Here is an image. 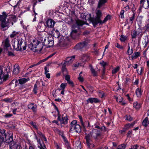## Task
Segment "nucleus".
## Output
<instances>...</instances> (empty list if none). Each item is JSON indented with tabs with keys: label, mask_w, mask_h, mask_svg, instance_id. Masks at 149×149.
<instances>
[{
	"label": "nucleus",
	"mask_w": 149,
	"mask_h": 149,
	"mask_svg": "<svg viewBox=\"0 0 149 149\" xmlns=\"http://www.w3.org/2000/svg\"><path fill=\"white\" fill-rule=\"evenodd\" d=\"M89 67L93 75L95 76H96L97 75L96 72L95 70L93 69L92 65H90Z\"/></svg>",
	"instance_id": "obj_34"
},
{
	"label": "nucleus",
	"mask_w": 149,
	"mask_h": 149,
	"mask_svg": "<svg viewBox=\"0 0 149 149\" xmlns=\"http://www.w3.org/2000/svg\"><path fill=\"white\" fill-rule=\"evenodd\" d=\"M102 11L100 10H97L96 12V16L95 18L93 19L91 22L94 27H96L98 24L100 23L101 21V18L102 16Z\"/></svg>",
	"instance_id": "obj_4"
},
{
	"label": "nucleus",
	"mask_w": 149,
	"mask_h": 149,
	"mask_svg": "<svg viewBox=\"0 0 149 149\" xmlns=\"http://www.w3.org/2000/svg\"><path fill=\"white\" fill-rule=\"evenodd\" d=\"M133 105L134 107L136 109H139L141 106V104L140 103H139L137 102L134 103Z\"/></svg>",
	"instance_id": "obj_37"
},
{
	"label": "nucleus",
	"mask_w": 149,
	"mask_h": 149,
	"mask_svg": "<svg viewBox=\"0 0 149 149\" xmlns=\"http://www.w3.org/2000/svg\"><path fill=\"white\" fill-rule=\"evenodd\" d=\"M107 1V0H100L97 7L100 8Z\"/></svg>",
	"instance_id": "obj_32"
},
{
	"label": "nucleus",
	"mask_w": 149,
	"mask_h": 149,
	"mask_svg": "<svg viewBox=\"0 0 149 149\" xmlns=\"http://www.w3.org/2000/svg\"><path fill=\"white\" fill-rule=\"evenodd\" d=\"M87 45V42L84 41L83 42H81L78 44L74 47V48L76 49H81L85 47Z\"/></svg>",
	"instance_id": "obj_16"
},
{
	"label": "nucleus",
	"mask_w": 149,
	"mask_h": 149,
	"mask_svg": "<svg viewBox=\"0 0 149 149\" xmlns=\"http://www.w3.org/2000/svg\"><path fill=\"white\" fill-rule=\"evenodd\" d=\"M38 89L37 85L35 84L34 85V88H33V91L35 94L37 93V90Z\"/></svg>",
	"instance_id": "obj_48"
},
{
	"label": "nucleus",
	"mask_w": 149,
	"mask_h": 149,
	"mask_svg": "<svg viewBox=\"0 0 149 149\" xmlns=\"http://www.w3.org/2000/svg\"><path fill=\"white\" fill-rule=\"evenodd\" d=\"M12 99L10 98H6L4 99L3 100V101H5L6 102H10L11 101Z\"/></svg>",
	"instance_id": "obj_51"
},
{
	"label": "nucleus",
	"mask_w": 149,
	"mask_h": 149,
	"mask_svg": "<svg viewBox=\"0 0 149 149\" xmlns=\"http://www.w3.org/2000/svg\"><path fill=\"white\" fill-rule=\"evenodd\" d=\"M82 72H81L79 74V77H78V80L81 82H83L84 81L83 76L82 75Z\"/></svg>",
	"instance_id": "obj_39"
},
{
	"label": "nucleus",
	"mask_w": 149,
	"mask_h": 149,
	"mask_svg": "<svg viewBox=\"0 0 149 149\" xmlns=\"http://www.w3.org/2000/svg\"><path fill=\"white\" fill-rule=\"evenodd\" d=\"M143 35L141 32H137L135 30L132 31L131 32V36L132 38H136L137 36L139 39H140Z\"/></svg>",
	"instance_id": "obj_11"
},
{
	"label": "nucleus",
	"mask_w": 149,
	"mask_h": 149,
	"mask_svg": "<svg viewBox=\"0 0 149 149\" xmlns=\"http://www.w3.org/2000/svg\"><path fill=\"white\" fill-rule=\"evenodd\" d=\"M45 23L42 22L39 23L37 27V29L39 32H42L44 30V26Z\"/></svg>",
	"instance_id": "obj_20"
},
{
	"label": "nucleus",
	"mask_w": 149,
	"mask_h": 149,
	"mask_svg": "<svg viewBox=\"0 0 149 149\" xmlns=\"http://www.w3.org/2000/svg\"><path fill=\"white\" fill-rule=\"evenodd\" d=\"M2 46L3 47L4 49H6L7 50L11 49L10 41L8 38L3 41Z\"/></svg>",
	"instance_id": "obj_9"
},
{
	"label": "nucleus",
	"mask_w": 149,
	"mask_h": 149,
	"mask_svg": "<svg viewBox=\"0 0 149 149\" xmlns=\"http://www.w3.org/2000/svg\"><path fill=\"white\" fill-rule=\"evenodd\" d=\"M75 58V56H74L67 57L65 61V62L63 64L62 63L61 64L65 65H69L73 61Z\"/></svg>",
	"instance_id": "obj_12"
},
{
	"label": "nucleus",
	"mask_w": 149,
	"mask_h": 149,
	"mask_svg": "<svg viewBox=\"0 0 149 149\" xmlns=\"http://www.w3.org/2000/svg\"><path fill=\"white\" fill-rule=\"evenodd\" d=\"M67 82L69 84H70L72 86H74V84L73 82L72 81H70V80L68 81Z\"/></svg>",
	"instance_id": "obj_60"
},
{
	"label": "nucleus",
	"mask_w": 149,
	"mask_h": 149,
	"mask_svg": "<svg viewBox=\"0 0 149 149\" xmlns=\"http://www.w3.org/2000/svg\"><path fill=\"white\" fill-rule=\"evenodd\" d=\"M127 53L129 55H130L132 54L133 53V50L132 49L131 50L129 49H128Z\"/></svg>",
	"instance_id": "obj_55"
},
{
	"label": "nucleus",
	"mask_w": 149,
	"mask_h": 149,
	"mask_svg": "<svg viewBox=\"0 0 149 149\" xmlns=\"http://www.w3.org/2000/svg\"><path fill=\"white\" fill-rule=\"evenodd\" d=\"M20 69L19 66L18 65H15L14 66L13 74L16 75L19 73Z\"/></svg>",
	"instance_id": "obj_21"
},
{
	"label": "nucleus",
	"mask_w": 149,
	"mask_h": 149,
	"mask_svg": "<svg viewBox=\"0 0 149 149\" xmlns=\"http://www.w3.org/2000/svg\"><path fill=\"white\" fill-rule=\"evenodd\" d=\"M6 136L4 130H1L0 132V146L3 141L4 138L6 139Z\"/></svg>",
	"instance_id": "obj_14"
},
{
	"label": "nucleus",
	"mask_w": 149,
	"mask_h": 149,
	"mask_svg": "<svg viewBox=\"0 0 149 149\" xmlns=\"http://www.w3.org/2000/svg\"><path fill=\"white\" fill-rule=\"evenodd\" d=\"M127 38V37L123 36V35H121L120 36V40L121 42H125V40H126Z\"/></svg>",
	"instance_id": "obj_44"
},
{
	"label": "nucleus",
	"mask_w": 149,
	"mask_h": 149,
	"mask_svg": "<svg viewBox=\"0 0 149 149\" xmlns=\"http://www.w3.org/2000/svg\"><path fill=\"white\" fill-rule=\"evenodd\" d=\"M145 29L147 31H149V15L148 19L146 21V24L144 27Z\"/></svg>",
	"instance_id": "obj_35"
},
{
	"label": "nucleus",
	"mask_w": 149,
	"mask_h": 149,
	"mask_svg": "<svg viewBox=\"0 0 149 149\" xmlns=\"http://www.w3.org/2000/svg\"><path fill=\"white\" fill-rule=\"evenodd\" d=\"M46 61H45V58L40 61L39 62H38L37 64H36V65H31V67H33L34 66H35V65H38V64H40V63H42V62H45Z\"/></svg>",
	"instance_id": "obj_53"
},
{
	"label": "nucleus",
	"mask_w": 149,
	"mask_h": 149,
	"mask_svg": "<svg viewBox=\"0 0 149 149\" xmlns=\"http://www.w3.org/2000/svg\"><path fill=\"white\" fill-rule=\"evenodd\" d=\"M28 108L31 109L34 112H36L37 111V105L34 103H31L28 105Z\"/></svg>",
	"instance_id": "obj_18"
},
{
	"label": "nucleus",
	"mask_w": 149,
	"mask_h": 149,
	"mask_svg": "<svg viewBox=\"0 0 149 149\" xmlns=\"http://www.w3.org/2000/svg\"><path fill=\"white\" fill-rule=\"evenodd\" d=\"M101 64L104 67L106 65V63L103 61L101 63Z\"/></svg>",
	"instance_id": "obj_64"
},
{
	"label": "nucleus",
	"mask_w": 149,
	"mask_h": 149,
	"mask_svg": "<svg viewBox=\"0 0 149 149\" xmlns=\"http://www.w3.org/2000/svg\"><path fill=\"white\" fill-rule=\"evenodd\" d=\"M16 43L14 42L13 46L14 48L16 51H23L26 49L27 45L22 38H18Z\"/></svg>",
	"instance_id": "obj_3"
},
{
	"label": "nucleus",
	"mask_w": 149,
	"mask_h": 149,
	"mask_svg": "<svg viewBox=\"0 0 149 149\" xmlns=\"http://www.w3.org/2000/svg\"><path fill=\"white\" fill-rule=\"evenodd\" d=\"M90 59L89 56L86 54H83L81 56V60L83 62L87 61Z\"/></svg>",
	"instance_id": "obj_25"
},
{
	"label": "nucleus",
	"mask_w": 149,
	"mask_h": 149,
	"mask_svg": "<svg viewBox=\"0 0 149 149\" xmlns=\"http://www.w3.org/2000/svg\"><path fill=\"white\" fill-rule=\"evenodd\" d=\"M37 133L41 138H42V137L44 136V134L40 131L38 130L37 131Z\"/></svg>",
	"instance_id": "obj_49"
},
{
	"label": "nucleus",
	"mask_w": 149,
	"mask_h": 149,
	"mask_svg": "<svg viewBox=\"0 0 149 149\" xmlns=\"http://www.w3.org/2000/svg\"><path fill=\"white\" fill-rule=\"evenodd\" d=\"M55 108L56 109L57 111V114L58 116L57 118L58 120L60 121L61 123V124H64L65 125L67 124L68 122V118L67 116L66 115L64 117H63L61 119V114L60 113L59 111L58 108L56 107H55Z\"/></svg>",
	"instance_id": "obj_7"
},
{
	"label": "nucleus",
	"mask_w": 149,
	"mask_h": 149,
	"mask_svg": "<svg viewBox=\"0 0 149 149\" xmlns=\"http://www.w3.org/2000/svg\"><path fill=\"white\" fill-rule=\"evenodd\" d=\"M67 85V84L65 83H62L60 86V87L58 89L59 91L61 90H64V89L65 88L66 86Z\"/></svg>",
	"instance_id": "obj_36"
},
{
	"label": "nucleus",
	"mask_w": 149,
	"mask_h": 149,
	"mask_svg": "<svg viewBox=\"0 0 149 149\" xmlns=\"http://www.w3.org/2000/svg\"><path fill=\"white\" fill-rule=\"evenodd\" d=\"M84 24L82 21L78 19H75L74 24L72 27V31L70 33L71 37L73 39H75L79 35L80 27Z\"/></svg>",
	"instance_id": "obj_2"
},
{
	"label": "nucleus",
	"mask_w": 149,
	"mask_h": 149,
	"mask_svg": "<svg viewBox=\"0 0 149 149\" xmlns=\"http://www.w3.org/2000/svg\"><path fill=\"white\" fill-rule=\"evenodd\" d=\"M125 117L126 119L130 121L132 120V118L131 117L130 115H127L126 116H125Z\"/></svg>",
	"instance_id": "obj_46"
},
{
	"label": "nucleus",
	"mask_w": 149,
	"mask_h": 149,
	"mask_svg": "<svg viewBox=\"0 0 149 149\" xmlns=\"http://www.w3.org/2000/svg\"><path fill=\"white\" fill-rule=\"evenodd\" d=\"M13 116L12 114H8L7 113L4 115V117L6 118H9Z\"/></svg>",
	"instance_id": "obj_57"
},
{
	"label": "nucleus",
	"mask_w": 149,
	"mask_h": 149,
	"mask_svg": "<svg viewBox=\"0 0 149 149\" xmlns=\"http://www.w3.org/2000/svg\"><path fill=\"white\" fill-rule=\"evenodd\" d=\"M65 76V79L67 81L70 80V77L69 75H67Z\"/></svg>",
	"instance_id": "obj_58"
},
{
	"label": "nucleus",
	"mask_w": 149,
	"mask_h": 149,
	"mask_svg": "<svg viewBox=\"0 0 149 149\" xmlns=\"http://www.w3.org/2000/svg\"><path fill=\"white\" fill-rule=\"evenodd\" d=\"M55 23V22L53 19H48L45 23V26L46 27L51 28L54 27Z\"/></svg>",
	"instance_id": "obj_10"
},
{
	"label": "nucleus",
	"mask_w": 149,
	"mask_h": 149,
	"mask_svg": "<svg viewBox=\"0 0 149 149\" xmlns=\"http://www.w3.org/2000/svg\"><path fill=\"white\" fill-rule=\"evenodd\" d=\"M141 5L145 9L149 7V0H141L140 2Z\"/></svg>",
	"instance_id": "obj_17"
},
{
	"label": "nucleus",
	"mask_w": 149,
	"mask_h": 149,
	"mask_svg": "<svg viewBox=\"0 0 149 149\" xmlns=\"http://www.w3.org/2000/svg\"><path fill=\"white\" fill-rule=\"evenodd\" d=\"M62 137H63V139L64 140V142L65 143H68V141H67V139L64 136H63Z\"/></svg>",
	"instance_id": "obj_62"
},
{
	"label": "nucleus",
	"mask_w": 149,
	"mask_h": 149,
	"mask_svg": "<svg viewBox=\"0 0 149 149\" xmlns=\"http://www.w3.org/2000/svg\"><path fill=\"white\" fill-rule=\"evenodd\" d=\"M140 53L139 52H135L132 56V59H136L137 57L139 56Z\"/></svg>",
	"instance_id": "obj_38"
},
{
	"label": "nucleus",
	"mask_w": 149,
	"mask_h": 149,
	"mask_svg": "<svg viewBox=\"0 0 149 149\" xmlns=\"http://www.w3.org/2000/svg\"><path fill=\"white\" fill-rule=\"evenodd\" d=\"M91 134L93 137L96 139L100 135V132L98 130L95 129L92 130V134Z\"/></svg>",
	"instance_id": "obj_19"
},
{
	"label": "nucleus",
	"mask_w": 149,
	"mask_h": 149,
	"mask_svg": "<svg viewBox=\"0 0 149 149\" xmlns=\"http://www.w3.org/2000/svg\"><path fill=\"white\" fill-rule=\"evenodd\" d=\"M86 136L85 139L86 141V143L88 148H91L94 146V145L92 143L91 137L93 136L91 134H88L87 135V134L86 133Z\"/></svg>",
	"instance_id": "obj_8"
},
{
	"label": "nucleus",
	"mask_w": 149,
	"mask_h": 149,
	"mask_svg": "<svg viewBox=\"0 0 149 149\" xmlns=\"http://www.w3.org/2000/svg\"><path fill=\"white\" fill-rule=\"evenodd\" d=\"M120 67L119 66H117L116 68L113 69L112 71V73L113 74L116 73L119 70Z\"/></svg>",
	"instance_id": "obj_43"
},
{
	"label": "nucleus",
	"mask_w": 149,
	"mask_h": 149,
	"mask_svg": "<svg viewBox=\"0 0 149 149\" xmlns=\"http://www.w3.org/2000/svg\"><path fill=\"white\" fill-rule=\"evenodd\" d=\"M123 100V98L120 95L118 96L117 97H116V101L119 103L121 102Z\"/></svg>",
	"instance_id": "obj_41"
},
{
	"label": "nucleus",
	"mask_w": 149,
	"mask_h": 149,
	"mask_svg": "<svg viewBox=\"0 0 149 149\" xmlns=\"http://www.w3.org/2000/svg\"><path fill=\"white\" fill-rule=\"evenodd\" d=\"M138 145L136 144L134 145V146H131V148L130 149H138Z\"/></svg>",
	"instance_id": "obj_54"
},
{
	"label": "nucleus",
	"mask_w": 149,
	"mask_h": 149,
	"mask_svg": "<svg viewBox=\"0 0 149 149\" xmlns=\"http://www.w3.org/2000/svg\"><path fill=\"white\" fill-rule=\"evenodd\" d=\"M116 47H117V48H119V49H123V47L122 46H121L118 43H117L116 44Z\"/></svg>",
	"instance_id": "obj_56"
},
{
	"label": "nucleus",
	"mask_w": 149,
	"mask_h": 149,
	"mask_svg": "<svg viewBox=\"0 0 149 149\" xmlns=\"http://www.w3.org/2000/svg\"><path fill=\"white\" fill-rule=\"evenodd\" d=\"M135 14L134 13L132 15V16L130 18V21L131 22V24L133 23V21L135 19Z\"/></svg>",
	"instance_id": "obj_50"
},
{
	"label": "nucleus",
	"mask_w": 149,
	"mask_h": 149,
	"mask_svg": "<svg viewBox=\"0 0 149 149\" xmlns=\"http://www.w3.org/2000/svg\"><path fill=\"white\" fill-rule=\"evenodd\" d=\"M1 26L2 29L8 27L9 25V22L8 21H6V20L1 22Z\"/></svg>",
	"instance_id": "obj_24"
},
{
	"label": "nucleus",
	"mask_w": 149,
	"mask_h": 149,
	"mask_svg": "<svg viewBox=\"0 0 149 149\" xmlns=\"http://www.w3.org/2000/svg\"><path fill=\"white\" fill-rule=\"evenodd\" d=\"M86 104H88L90 103H92L93 102L97 103L99 102L100 101L99 100L95 98H90L86 100Z\"/></svg>",
	"instance_id": "obj_22"
},
{
	"label": "nucleus",
	"mask_w": 149,
	"mask_h": 149,
	"mask_svg": "<svg viewBox=\"0 0 149 149\" xmlns=\"http://www.w3.org/2000/svg\"><path fill=\"white\" fill-rule=\"evenodd\" d=\"M7 17L6 13L3 12L2 13V15H0V22H2L5 20H6V19Z\"/></svg>",
	"instance_id": "obj_26"
},
{
	"label": "nucleus",
	"mask_w": 149,
	"mask_h": 149,
	"mask_svg": "<svg viewBox=\"0 0 149 149\" xmlns=\"http://www.w3.org/2000/svg\"><path fill=\"white\" fill-rule=\"evenodd\" d=\"M29 80V78H23L19 79L18 80L19 83L20 84H23Z\"/></svg>",
	"instance_id": "obj_27"
},
{
	"label": "nucleus",
	"mask_w": 149,
	"mask_h": 149,
	"mask_svg": "<svg viewBox=\"0 0 149 149\" xmlns=\"http://www.w3.org/2000/svg\"><path fill=\"white\" fill-rule=\"evenodd\" d=\"M134 124L135 123L134 122H133L131 123L127 124L125 127V129L127 130L130 128L132 127Z\"/></svg>",
	"instance_id": "obj_33"
},
{
	"label": "nucleus",
	"mask_w": 149,
	"mask_h": 149,
	"mask_svg": "<svg viewBox=\"0 0 149 149\" xmlns=\"http://www.w3.org/2000/svg\"><path fill=\"white\" fill-rule=\"evenodd\" d=\"M149 123L148 118V117H146L143 120L142 125L143 126L146 127L149 124Z\"/></svg>",
	"instance_id": "obj_29"
},
{
	"label": "nucleus",
	"mask_w": 149,
	"mask_h": 149,
	"mask_svg": "<svg viewBox=\"0 0 149 149\" xmlns=\"http://www.w3.org/2000/svg\"><path fill=\"white\" fill-rule=\"evenodd\" d=\"M110 16L109 15H108L104 19L103 21H101L100 22V24H102L106 22L107 20L110 19Z\"/></svg>",
	"instance_id": "obj_31"
},
{
	"label": "nucleus",
	"mask_w": 149,
	"mask_h": 149,
	"mask_svg": "<svg viewBox=\"0 0 149 149\" xmlns=\"http://www.w3.org/2000/svg\"><path fill=\"white\" fill-rule=\"evenodd\" d=\"M62 65L63 66L62 68V71L63 73V75L65 76L68 75V72L66 68L65 67V65Z\"/></svg>",
	"instance_id": "obj_30"
},
{
	"label": "nucleus",
	"mask_w": 149,
	"mask_h": 149,
	"mask_svg": "<svg viewBox=\"0 0 149 149\" xmlns=\"http://www.w3.org/2000/svg\"><path fill=\"white\" fill-rule=\"evenodd\" d=\"M79 120L80 121L84 129V131L85 132V127L86 126H89V123L88 122V121H86L84 123L83 121L82 117V116H79Z\"/></svg>",
	"instance_id": "obj_23"
},
{
	"label": "nucleus",
	"mask_w": 149,
	"mask_h": 149,
	"mask_svg": "<svg viewBox=\"0 0 149 149\" xmlns=\"http://www.w3.org/2000/svg\"><path fill=\"white\" fill-rule=\"evenodd\" d=\"M45 74L46 75V77L48 78L49 79L50 78V74L49 73H45Z\"/></svg>",
	"instance_id": "obj_63"
},
{
	"label": "nucleus",
	"mask_w": 149,
	"mask_h": 149,
	"mask_svg": "<svg viewBox=\"0 0 149 149\" xmlns=\"http://www.w3.org/2000/svg\"><path fill=\"white\" fill-rule=\"evenodd\" d=\"M49 72L48 68L47 67H45V73H48Z\"/></svg>",
	"instance_id": "obj_59"
},
{
	"label": "nucleus",
	"mask_w": 149,
	"mask_h": 149,
	"mask_svg": "<svg viewBox=\"0 0 149 149\" xmlns=\"http://www.w3.org/2000/svg\"><path fill=\"white\" fill-rule=\"evenodd\" d=\"M70 125V131H74L77 133H79L81 132V126L77 124V121L76 120H74L72 121Z\"/></svg>",
	"instance_id": "obj_6"
},
{
	"label": "nucleus",
	"mask_w": 149,
	"mask_h": 149,
	"mask_svg": "<svg viewBox=\"0 0 149 149\" xmlns=\"http://www.w3.org/2000/svg\"><path fill=\"white\" fill-rule=\"evenodd\" d=\"M35 139L37 140V141L38 143V147L40 149H46L45 146L42 142L41 141L40 139H38L37 137V136L35 134Z\"/></svg>",
	"instance_id": "obj_13"
},
{
	"label": "nucleus",
	"mask_w": 149,
	"mask_h": 149,
	"mask_svg": "<svg viewBox=\"0 0 149 149\" xmlns=\"http://www.w3.org/2000/svg\"><path fill=\"white\" fill-rule=\"evenodd\" d=\"M42 39H40L41 42L36 39L33 40L29 44L28 47L33 52H40L42 50L43 44L50 47L53 46L54 41L53 38L50 37L47 40L45 37L42 38Z\"/></svg>",
	"instance_id": "obj_1"
},
{
	"label": "nucleus",
	"mask_w": 149,
	"mask_h": 149,
	"mask_svg": "<svg viewBox=\"0 0 149 149\" xmlns=\"http://www.w3.org/2000/svg\"><path fill=\"white\" fill-rule=\"evenodd\" d=\"M6 73H3L2 70L0 68V83H2L3 81H6L8 77V73L10 72V67L8 66L6 68Z\"/></svg>",
	"instance_id": "obj_5"
},
{
	"label": "nucleus",
	"mask_w": 149,
	"mask_h": 149,
	"mask_svg": "<svg viewBox=\"0 0 149 149\" xmlns=\"http://www.w3.org/2000/svg\"><path fill=\"white\" fill-rule=\"evenodd\" d=\"M142 91L140 88H138L136 91L135 92L138 97H140L142 94Z\"/></svg>",
	"instance_id": "obj_28"
},
{
	"label": "nucleus",
	"mask_w": 149,
	"mask_h": 149,
	"mask_svg": "<svg viewBox=\"0 0 149 149\" xmlns=\"http://www.w3.org/2000/svg\"><path fill=\"white\" fill-rule=\"evenodd\" d=\"M29 124L32 125L35 129L38 130V127L36 125V123L35 122L31 121L29 123Z\"/></svg>",
	"instance_id": "obj_42"
},
{
	"label": "nucleus",
	"mask_w": 149,
	"mask_h": 149,
	"mask_svg": "<svg viewBox=\"0 0 149 149\" xmlns=\"http://www.w3.org/2000/svg\"><path fill=\"white\" fill-rule=\"evenodd\" d=\"M8 54L9 56H13L14 55L13 53L12 52L9 51H8Z\"/></svg>",
	"instance_id": "obj_61"
},
{
	"label": "nucleus",
	"mask_w": 149,
	"mask_h": 149,
	"mask_svg": "<svg viewBox=\"0 0 149 149\" xmlns=\"http://www.w3.org/2000/svg\"><path fill=\"white\" fill-rule=\"evenodd\" d=\"M18 33L17 32H16L15 31H13L12 33L10 35V37L11 38H14L15 37L17 34H18Z\"/></svg>",
	"instance_id": "obj_45"
},
{
	"label": "nucleus",
	"mask_w": 149,
	"mask_h": 149,
	"mask_svg": "<svg viewBox=\"0 0 149 149\" xmlns=\"http://www.w3.org/2000/svg\"><path fill=\"white\" fill-rule=\"evenodd\" d=\"M144 41L143 42V44L144 45V47L146 48L145 52H146L149 47V39L147 36H145L144 38Z\"/></svg>",
	"instance_id": "obj_15"
},
{
	"label": "nucleus",
	"mask_w": 149,
	"mask_h": 149,
	"mask_svg": "<svg viewBox=\"0 0 149 149\" xmlns=\"http://www.w3.org/2000/svg\"><path fill=\"white\" fill-rule=\"evenodd\" d=\"M124 13V11L123 10H121V12H120V16L121 17V18H124V16H123V14Z\"/></svg>",
	"instance_id": "obj_52"
},
{
	"label": "nucleus",
	"mask_w": 149,
	"mask_h": 149,
	"mask_svg": "<svg viewBox=\"0 0 149 149\" xmlns=\"http://www.w3.org/2000/svg\"><path fill=\"white\" fill-rule=\"evenodd\" d=\"M13 140V136H11L8 139H6V141L7 143H9L12 142Z\"/></svg>",
	"instance_id": "obj_47"
},
{
	"label": "nucleus",
	"mask_w": 149,
	"mask_h": 149,
	"mask_svg": "<svg viewBox=\"0 0 149 149\" xmlns=\"http://www.w3.org/2000/svg\"><path fill=\"white\" fill-rule=\"evenodd\" d=\"M126 145L124 144H122L118 145L116 149H125Z\"/></svg>",
	"instance_id": "obj_40"
}]
</instances>
